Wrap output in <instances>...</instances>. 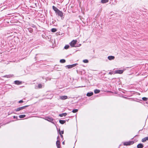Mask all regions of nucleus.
<instances>
[{"label":"nucleus","instance_id":"29","mask_svg":"<svg viewBox=\"0 0 148 148\" xmlns=\"http://www.w3.org/2000/svg\"><path fill=\"white\" fill-rule=\"evenodd\" d=\"M113 73H114V72H110L109 73V74L112 75V74H114Z\"/></svg>","mask_w":148,"mask_h":148},{"label":"nucleus","instance_id":"1","mask_svg":"<svg viewBox=\"0 0 148 148\" xmlns=\"http://www.w3.org/2000/svg\"><path fill=\"white\" fill-rule=\"evenodd\" d=\"M134 142L133 141H130L129 142H126L123 143V145L125 146L130 145L134 144Z\"/></svg>","mask_w":148,"mask_h":148},{"label":"nucleus","instance_id":"6","mask_svg":"<svg viewBox=\"0 0 148 148\" xmlns=\"http://www.w3.org/2000/svg\"><path fill=\"white\" fill-rule=\"evenodd\" d=\"M56 13H57L58 15L60 16L61 17L63 15V13L62 12L59 10Z\"/></svg>","mask_w":148,"mask_h":148},{"label":"nucleus","instance_id":"25","mask_svg":"<svg viewBox=\"0 0 148 148\" xmlns=\"http://www.w3.org/2000/svg\"><path fill=\"white\" fill-rule=\"evenodd\" d=\"M83 62L84 63H87L88 62V60H83Z\"/></svg>","mask_w":148,"mask_h":148},{"label":"nucleus","instance_id":"9","mask_svg":"<svg viewBox=\"0 0 148 148\" xmlns=\"http://www.w3.org/2000/svg\"><path fill=\"white\" fill-rule=\"evenodd\" d=\"M56 145L57 146L58 148H60V142L59 140H57L56 142Z\"/></svg>","mask_w":148,"mask_h":148},{"label":"nucleus","instance_id":"23","mask_svg":"<svg viewBox=\"0 0 148 148\" xmlns=\"http://www.w3.org/2000/svg\"><path fill=\"white\" fill-rule=\"evenodd\" d=\"M69 47V45H66L64 47V48L65 49H67Z\"/></svg>","mask_w":148,"mask_h":148},{"label":"nucleus","instance_id":"28","mask_svg":"<svg viewBox=\"0 0 148 148\" xmlns=\"http://www.w3.org/2000/svg\"><path fill=\"white\" fill-rule=\"evenodd\" d=\"M38 86L39 88H42V85L41 84H39L38 85Z\"/></svg>","mask_w":148,"mask_h":148},{"label":"nucleus","instance_id":"33","mask_svg":"<svg viewBox=\"0 0 148 148\" xmlns=\"http://www.w3.org/2000/svg\"><path fill=\"white\" fill-rule=\"evenodd\" d=\"M59 138V136H58V137H57V139H58V138Z\"/></svg>","mask_w":148,"mask_h":148},{"label":"nucleus","instance_id":"22","mask_svg":"<svg viewBox=\"0 0 148 148\" xmlns=\"http://www.w3.org/2000/svg\"><path fill=\"white\" fill-rule=\"evenodd\" d=\"M65 60L64 59H62L60 60V62L62 63H64L65 62Z\"/></svg>","mask_w":148,"mask_h":148},{"label":"nucleus","instance_id":"32","mask_svg":"<svg viewBox=\"0 0 148 148\" xmlns=\"http://www.w3.org/2000/svg\"><path fill=\"white\" fill-rule=\"evenodd\" d=\"M13 117H14V118H16V116H13Z\"/></svg>","mask_w":148,"mask_h":148},{"label":"nucleus","instance_id":"13","mask_svg":"<svg viewBox=\"0 0 148 148\" xmlns=\"http://www.w3.org/2000/svg\"><path fill=\"white\" fill-rule=\"evenodd\" d=\"M137 147L138 148H143V145L141 144H139L137 145Z\"/></svg>","mask_w":148,"mask_h":148},{"label":"nucleus","instance_id":"26","mask_svg":"<svg viewBox=\"0 0 148 148\" xmlns=\"http://www.w3.org/2000/svg\"><path fill=\"white\" fill-rule=\"evenodd\" d=\"M59 133L60 134V136L62 138H63V136L62 135V134H61V131L60 130H59Z\"/></svg>","mask_w":148,"mask_h":148},{"label":"nucleus","instance_id":"30","mask_svg":"<svg viewBox=\"0 0 148 148\" xmlns=\"http://www.w3.org/2000/svg\"><path fill=\"white\" fill-rule=\"evenodd\" d=\"M23 101L22 100H20L19 101V103H23Z\"/></svg>","mask_w":148,"mask_h":148},{"label":"nucleus","instance_id":"14","mask_svg":"<svg viewBox=\"0 0 148 148\" xmlns=\"http://www.w3.org/2000/svg\"><path fill=\"white\" fill-rule=\"evenodd\" d=\"M67 114L66 113H63L62 114H60L59 116L60 117H62L63 116H66Z\"/></svg>","mask_w":148,"mask_h":148},{"label":"nucleus","instance_id":"12","mask_svg":"<svg viewBox=\"0 0 148 148\" xmlns=\"http://www.w3.org/2000/svg\"><path fill=\"white\" fill-rule=\"evenodd\" d=\"M147 140H148V137H147L144 138L142 140V141L143 142H144L146 141Z\"/></svg>","mask_w":148,"mask_h":148},{"label":"nucleus","instance_id":"11","mask_svg":"<svg viewBox=\"0 0 148 148\" xmlns=\"http://www.w3.org/2000/svg\"><path fill=\"white\" fill-rule=\"evenodd\" d=\"M14 83L16 84L19 85L21 84L22 82H20L19 81H14Z\"/></svg>","mask_w":148,"mask_h":148},{"label":"nucleus","instance_id":"34","mask_svg":"<svg viewBox=\"0 0 148 148\" xmlns=\"http://www.w3.org/2000/svg\"><path fill=\"white\" fill-rule=\"evenodd\" d=\"M62 144H64V142H62Z\"/></svg>","mask_w":148,"mask_h":148},{"label":"nucleus","instance_id":"31","mask_svg":"<svg viewBox=\"0 0 148 148\" xmlns=\"http://www.w3.org/2000/svg\"><path fill=\"white\" fill-rule=\"evenodd\" d=\"M61 134H63L64 133V131H61Z\"/></svg>","mask_w":148,"mask_h":148},{"label":"nucleus","instance_id":"10","mask_svg":"<svg viewBox=\"0 0 148 148\" xmlns=\"http://www.w3.org/2000/svg\"><path fill=\"white\" fill-rule=\"evenodd\" d=\"M52 7L53 10L55 11L56 13H57L59 10L57 8L54 6H53Z\"/></svg>","mask_w":148,"mask_h":148},{"label":"nucleus","instance_id":"21","mask_svg":"<svg viewBox=\"0 0 148 148\" xmlns=\"http://www.w3.org/2000/svg\"><path fill=\"white\" fill-rule=\"evenodd\" d=\"M57 31V29L56 28H52L51 29V31L53 32H55Z\"/></svg>","mask_w":148,"mask_h":148},{"label":"nucleus","instance_id":"20","mask_svg":"<svg viewBox=\"0 0 148 148\" xmlns=\"http://www.w3.org/2000/svg\"><path fill=\"white\" fill-rule=\"evenodd\" d=\"M25 115H21L19 116V117L20 118H22L25 117Z\"/></svg>","mask_w":148,"mask_h":148},{"label":"nucleus","instance_id":"8","mask_svg":"<svg viewBox=\"0 0 148 148\" xmlns=\"http://www.w3.org/2000/svg\"><path fill=\"white\" fill-rule=\"evenodd\" d=\"M115 57L114 56H109L108 57V59L109 60H111L114 59Z\"/></svg>","mask_w":148,"mask_h":148},{"label":"nucleus","instance_id":"7","mask_svg":"<svg viewBox=\"0 0 148 148\" xmlns=\"http://www.w3.org/2000/svg\"><path fill=\"white\" fill-rule=\"evenodd\" d=\"M27 106H25L22 107H21L18 108L16 109V111H19L21 110H22V109H23L25 107H27Z\"/></svg>","mask_w":148,"mask_h":148},{"label":"nucleus","instance_id":"2","mask_svg":"<svg viewBox=\"0 0 148 148\" xmlns=\"http://www.w3.org/2000/svg\"><path fill=\"white\" fill-rule=\"evenodd\" d=\"M77 41L76 40H73L71 43L70 45L72 47H74L75 45L76 44Z\"/></svg>","mask_w":148,"mask_h":148},{"label":"nucleus","instance_id":"17","mask_svg":"<svg viewBox=\"0 0 148 148\" xmlns=\"http://www.w3.org/2000/svg\"><path fill=\"white\" fill-rule=\"evenodd\" d=\"M108 1L109 0H101V2L102 3H104L108 2Z\"/></svg>","mask_w":148,"mask_h":148},{"label":"nucleus","instance_id":"16","mask_svg":"<svg viewBox=\"0 0 148 148\" xmlns=\"http://www.w3.org/2000/svg\"><path fill=\"white\" fill-rule=\"evenodd\" d=\"M47 121H53V118L51 117H48L47 118Z\"/></svg>","mask_w":148,"mask_h":148},{"label":"nucleus","instance_id":"24","mask_svg":"<svg viewBox=\"0 0 148 148\" xmlns=\"http://www.w3.org/2000/svg\"><path fill=\"white\" fill-rule=\"evenodd\" d=\"M78 111L77 109H74L73 110L72 112L73 113H75L77 112Z\"/></svg>","mask_w":148,"mask_h":148},{"label":"nucleus","instance_id":"27","mask_svg":"<svg viewBox=\"0 0 148 148\" xmlns=\"http://www.w3.org/2000/svg\"><path fill=\"white\" fill-rule=\"evenodd\" d=\"M142 99L143 100L145 101H147V98L145 97H143L142 98Z\"/></svg>","mask_w":148,"mask_h":148},{"label":"nucleus","instance_id":"15","mask_svg":"<svg viewBox=\"0 0 148 148\" xmlns=\"http://www.w3.org/2000/svg\"><path fill=\"white\" fill-rule=\"evenodd\" d=\"M93 95L92 92H88L87 94V96L88 97L92 96Z\"/></svg>","mask_w":148,"mask_h":148},{"label":"nucleus","instance_id":"3","mask_svg":"<svg viewBox=\"0 0 148 148\" xmlns=\"http://www.w3.org/2000/svg\"><path fill=\"white\" fill-rule=\"evenodd\" d=\"M123 70H118L115 71L114 73L122 74L123 72Z\"/></svg>","mask_w":148,"mask_h":148},{"label":"nucleus","instance_id":"4","mask_svg":"<svg viewBox=\"0 0 148 148\" xmlns=\"http://www.w3.org/2000/svg\"><path fill=\"white\" fill-rule=\"evenodd\" d=\"M77 64H75L71 65H67L66 66L68 69H70L75 66Z\"/></svg>","mask_w":148,"mask_h":148},{"label":"nucleus","instance_id":"18","mask_svg":"<svg viewBox=\"0 0 148 148\" xmlns=\"http://www.w3.org/2000/svg\"><path fill=\"white\" fill-rule=\"evenodd\" d=\"M66 121L64 120H60L59 122L61 124H63L65 123Z\"/></svg>","mask_w":148,"mask_h":148},{"label":"nucleus","instance_id":"5","mask_svg":"<svg viewBox=\"0 0 148 148\" xmlns=\"http://www.w3.org/2000/svg\"><path fill=\"white\" fill-rule=\"evenodd\" d=\"M68 98L67 96H61L60 97V99L62 100H65L67 99Z\"/></svg>","mask_w":148,"mask_h":148},{"label":"nucleus","instance_id":"19","mask_svg":"<svg viewBox=\"0 0 148 148\" xmlns=\"http://www.w3.org/2000/svg\"><path fill=\"white\" fill-rule=\"evenodd\" d=\"M100 92V90L97 89H96L94 90V92L96 94L99 93Z\"/></svg>","mask_w":148,"mask_h":148}]
</instances>
